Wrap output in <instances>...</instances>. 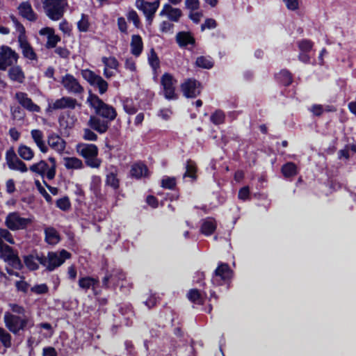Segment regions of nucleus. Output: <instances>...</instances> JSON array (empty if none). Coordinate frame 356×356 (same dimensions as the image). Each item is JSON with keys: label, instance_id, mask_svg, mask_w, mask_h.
<instances>
[{"label": "nucleus", "instance_id": "nucleus-18", "mask_svg": "<svg viewBox=\"0 0 356 356\" xmlns=\"http://www.w3.org/2000/svg\"><path fill=\"white\" fill-rule=\"evenodd\" d=\"M197 43L193 34L189 31H179V47L195 54Z\"/></svg>", "mask_w": 356, "mask_h": 356}, {"label": "nucleus", "instance_id": "nucleus-8", "mask_svg": "<svg viewBox=\"0 0 356 356\" xmlns=\"http://www.w3.org/2000/svg\"><path fill=\"white\" fill-rule=\"evenodd\" d=\"M3 318L6 327L14 334L23 330L29 322V318L24 315L23 317H20L9 312L5 313Z\"/></svg>", "mask_w": 356, "mask_h": 356}, {"label": "nucleus", "instance_id": "nucleus-40", "mask_svg": "<svg viewBox=\"0 0 356 356\" xmlns=\"http://www.w3.org/2000/svg\"><path fill=\"white\" fill-rule=\"evenodd\" d=\"M195 65L198 67L211 69L213 66V61L210 56H201L197 58Z\"/></svg>", "mask_w": 356, "mask_h": 356}, {"label": "nucleus", "instance_id": "nucleus-53", "mask_svg": "<svg viewBox=\"0 0 356 356\" xmlns=\"http://www.w3.org/2000/svg\"><path fill=\"white\" fill-rule=\"evenodd\" d=\"M35 184L37 189L38 190L40 193L44 197V198L46 200V201L47 202H51V200H52L51 195L47 192L45 188L42 186L40 181H38V180L35 181Z\"/></svg>", "mask_w": 356, "mask_h": 356}, {"label": "nucleus", "instance_id": "nucleus-48", "mask_svg": "<svg viewBox=\"0 0 356 356\" xmlns=\"http://www.w3.org/2000/svg\"><path fill=\"white\" fill-rule=\"evenodd\" d=\"M123 108L124 111L129 115H133L137 111V108L134 106L132 100L129 99L124 100Z\"/></svg>", "mask_w": 356, "mask_h": 356}, {"label": "nucleus", "instance_id": "nucleus-56", "mask_svg": "<svg viewBox=\"0 0 356 356\" xmlns=\"http://www.w3.org/2000/svg\"><path fill=\"white\" fill-rule=\"evenodd\" d=\"M11 113L13 119L21 120L24 117V111L19 106L11 107Z\"/></svg>", "mask_w": 356, "mask_h": 356}, {"label": "nucleus", "instance_id": "nucleus-19", "mask_svg": "<svg viewBox=\"0 0 356 356\" xmlns=\"http://www.w3.org/2000/svg\"><path fill=\"white\" fill-rule=\"evenodd\" d=\"M15 99L25 109L33 113L40 112V107L33 103L28 94L24 92H17L15 94Z\"/></svg>", "mask_w": 356, "mask_h": 356}, {"label": "nucleus", "instance_id": "nucleus-32", "mask_svg": "<svg viewBox=\"0 0 356 356\" xmlns=\"http://www.w3.org/2000/svg\"><path fill=\"white\" fill-rule=\"evenodd\" d=\"M79 286L81 289L85 291L92 289H95V287L98 285L99 281L95 278L90 277H83L79 280Z\"/></svg>", "mask_w": 356, "mask_h": 356}, {"label": "nucleus", "instance_id": "nucleus-3", "mask_svg": "<svg viewBox=\"0 0 356 356\" xmlns=\"http://www.w3.org/2000/svg\"><path fill=\"white\" fill-rule=\"evenodd\" d=\"M78 154L85 159L86 164L92 168H99L102 161L98 158V148L94 144L79 143L76 145Z\"/></svg>", "mask_w": 356, "mask_h": 356}, {"label": "nucleus", "instance_id": "nucleus-17", "mask_svg": "<svg viewBox=\"0 0 356 356\" xmlns=\"http://www.w3.org/2000/svg\"><path fill=\"white\" fill-rule=\"evenodd\" d=\"M0 257L12 264L13 266L18 268L21 266V261L13 248L6 243H0Z\"/></svg>", "mask_w": 356, "mask_h": 356}, {"label": "nucleus", "instance_id": "nucleus-16", "mask_svg": "<svg viewBox=\"0 0 356 356\" xmlns=\"http://www.w3.org/2000/svg\"><path fill=\"white\" fill-rule=\"evenodd\" d=\"M232 275V270L227 264L220 263L214 271V275L212 282L214 284L221 285L222 283L228 281Z\"/></svg>", "mask_w": 356, "mask_h": 356}, {"label": "nucleus", "instance_id": "nucleus-46", "mask_svg": "<svg viewBox=\"0 0 356 356\" xmlns=\"http://www.w3.org/2000/svg\"><path fill=\"white\" fill-rule=\"evenodd\" d=\"M0 341L6 348L11 346V336L2 327H0Z\"/></svg>", "mask_w": 356, "mask_h": 356}, {"label": "nucleus", "instance_id": "nucleus-10", "mask_svg": "<svg viewBox=\"0 0 356 356\" xmlns=\"http://www.w3.org/2000/svg\"><path fill=\"white\" fill-rule=\"evenodd\" d=\"M183 95L186 98H195L201 93L202 84L193 78L186 79L181 85Z\"/></svg>", "mask_w": 356, "mask_h": 356}, {"label": "nucleus", "instance_id": "nucleus-63", "mask_svg": "<svg viewBox=\"0 0 356 356\" xmlns=\"http://www.w3.org/2000/svg\"><path fill=\"white\" fill-rule=\"evenodd\" d=\"M188 17L195 24H198L203 17V14L202 12L199 11H191Z\"/></svg>", "mask_w": 356, "mask_h": 356}, {"label": "nucleus", "instance_id": "nucleus-58", "mask_svg": "<svg viewBox=\"0 0 356 356\" xmlns=\"http://www.w3.org/2000/svg\"><path fill=\"white\" fill-rule=\"evenodd\" d=\"M60 40V37L55 35V33H54L47 38V42L46 46L49 49L54 48L56 47V45Z\"/></svg>", "mask_w": 356, "mask_h": 356}, {"label": "nucleus", "instance_id": "nucleus-59", "mask_svg": "<svg viewBox=\"0 0 356 356\" xmlns=\"http://www.w3.org/2000/svg\"><path fill=\"white\" fill-rule=\"evenodd\" d=\"M186 8L191 11H195L199 8V0H186Z\"/></svg>", "mask_w": 356, "mask_h": 356}, {"label": "nucleus", "instance_id": "nucleus-26", "mask_svg": "<svg viewBox=\"0 0 356 356\" xmlns=\"http://www.w3.org/2000/svg\"><path fill=\"white\" fill-rule=\"evenodd\" d=\"M20 15L30 22H35L38 15L33 11L31 5L29 2H22L18 7Z\"/></svg>", "mask_w": 356, "mask_h": 356}, {"label": "nucleus", "instance_id": "nucleus-20", "mask_svg": "<svg viewBox=\"0 0 356 356\" xmlns=\"http://www.w3.org/2000/svg\"><path fill=\"white\" fill-rule=\"evenodd\" d=\"M78 105L76 99L71 97H63L49 104L48 110L74 109Z\"/></svg>", "mask_w": 356, "mask_h": 356}, {"label": "nucleus", "instance_id": "nucleus-62", "mask_svg": "<svg viewBox=\"0 0 356 356\" xmlns=\"http://www.w3.org/2000/svg\"><path fill=\"white\" fill-rule=\"evenodd\" d=\"M118 27L120 32L127 33V24L124 17L118 18Z\"/></svg>", "mask_w": 356, "mask_h": 356}, {"label": "nucleus", "instance_id": "nucleus-13", "mask_svg": "<svg viewBox=\"0 0 356 356\" xmlns=\"http://www.w3.org/2000/svg\"><path fill=\"white\" fill-rule=\"evenodd\" d=\"M30 170L42 177H46L48 179H53L56 173L54 172V166L49 165L44 160L35 163L30 166Z\"/></svg>", "mask_w": 356, "mask_h": 356}, {"label": "nucleus", "instance_id": "nucleus-38", "mask_svg": "<svg viewBox=\"0 0 356 356\" xmlns=\"http://www.w3.org/2000/svg\"><path fill=\"white\" fill-rule=\"evenodd\" d=\"M188 299L197 305H202L204 303V297L200 291L196 289L189 290L186 294Z\"/></svg>", "mask_w": 356, "mask_h": 356}, {"label": "nucleus", "instance_id": "nucleus-33", "mask_svg": "<svg viewBox=\"0 0 356 356\" xmlns=\"http://www.w3.org/2000/svg\"><path fill=\"white\" fill-rule=\"evenodd\" d=\"M90 191L92 192L95 197L102 198L101 193V178L99 176L94 175L91 178L90 184Z\"/></svg>", "mask_w": 356, "mask_h": 356}, {"label": "nucleus", "instance_id": "nucleus-36", "mask_svg": "<svg viewBox=\"0 0 356 356\" xmlns=\"http://www.w3.org/2000/svg\"><path fill=\"white\" fill-rule=\"evenodd\" d=\"M216 229V223L213 219L207 218L204 220L201 226V232L202 234L207 236H209Z\"/></svg>", "mask_w": 356, "mask_h": 356}, {"label": "nucleus", "instance_id": "nucleus-49", "mask_svg": "<svg viewBox=\"0 0 356 356\" xmlns=\"http://www.w3.org/2000/svg\"><path fill=\"white\" fill-rule=\"evenodd\" d=\"M127 17L129 22H133L134 25L136 28H138L140 26V19H139V17H138L137 13L135 10H129L127 14Z\"/></svg>", "mask_w": 356, "mask_h": 356}, {"label": "nucleus", "instance_id": "nucleus-37", "mask_svg": "<svg viewBox=\"0 0 356 356\" xmlns=\"http://www.w3.org/2000/svg\"><path fill=\"white\" fill-rule=\"evenodd\" d=\"M19 156L26 161H31L34 156L33 150L29 146L20 145L17 149Z\"/></svg>", "mask_w": 356, "mask_h": 356}, {"label": "nucleus", "instance_id": "nucleus-23", "mask_svg": "<svg viewBox=\"0 0 356 356\" xmlns=\"http://www.w3.org/2000/svg\"><path fill=\"white\" fill-rule=\"evenodd\" d=\"M47 143L51 149L58 154H62L66 147V143L64 139L54 133L48 136Z\"/></svg>", "mask_w": 356, "mask_h": 356}, {"label": "nucleus", "instance_id": "nucleus-61", "mask_svg": "<svg viewBox=\"0 0 356 356\" xmlns=\"http://www.w3.org/2000/svg\"><path fill=\"white\" fill-rule=\"evenodd\" d=\"M287 9L290 10H296L299 7L298 0H283Z\"/></svg>", "mask_w": 356, "mask_h": 356}, {"label": "nucleus", "instance_id": "nucleus-52", "mask_svg": "<svg viewBox=\"0 0 356 356\" xmlns=\"http://www.w3.org/2000/svg\"><path fill=\"white\" fill-rule=\"evenodd\" d=\"M106 184L116 189L119 186V180L117 178L116 175L111 172L109 173L106 177Z\"/></svg>", "mask_w": 356, "mask_h": 356}, {"label": "nucleus", "instance_id": "nucleus-28", "mask_svg": "<svg viewBox=\"0 0 356 356\" xmlns=\"http://www.w3.org/2000/svg\"><path fill=\"white\" fill-rule=\"evenodd\" d=\"M63 165L67 170H81L84 168L83 161L74 156L72 157H64Z\"/></svg>", "mask_w": 356, "mask_h": 356}, {"label": "nucleus", "instance_id": "nucleus-42", "mask_svg": "<svg viewBox=\"0 0 356 356\" xmlns=\"http://www.w3.org/2000/svg\"><path fill=\"white\" fill-rule=\"evenodd\" d=\"M225 115L222 110H216L210 116L211 122L215 125H220L225 122Z\"/></svg>", "mask_w": 356, "mask_h": 356}, {"label": "nucleus", "instance_id": "nucleus-43", "mask_svg": "<svg viewBox=\"0 0 356 356\" xmlns=\"http://www.w3.org/2000/svg\"><path fill=\"white\" fill-rule=\"evenodd\" d=\"M102 62L104 65V68L117 70L119 67V62L113 56L102 58Z\"/></svg>", "mask_w": 356, "mask_h": 356}, {"label": "nucleus", "instance_id": "nucleus-39", "mask_svg": "<svg viewBox=\"0 0 356 356\" xmlns=\"http://www.w3.org/2000/svg\"><path fill=\"white\" fill-rule=\"evenodd\" d=\"M161 15H166L170 20H178V9L173 8L170 4H165L160 13Z\"/></svg>", "mask_w": 356, "mask_h": 356}, {"label": "nucleus", "instance_id": "nucleus-15", "mask_svg": "<svg viewBox=\"0 0 356 356\" xmlns=\"http://www.w3.org/2000/svg\"><path fill=\"white\" fill-rule=\"evenodd\" d=\"M125 274L120 269H114L104 276L102 280V284L105 287L120 285V287L122 288L124 285L123 284H120V282H123Z\"/></svg>", "mask_w": 356, "mask_h": 356}, {"label": "nucleus", "instance_id": "nucleus-27", "mask_svg": "<svg viewBox=\"0 0 356 356\" xmlns=\"http://www.w3.org/2000/svg\"><path fill=\"white\" fill-rule=\"evenodd\" d=\"M88 124L92 129L99 134L105 133L108 128V122L105 120H101L97 116H90Z\"/></svg>", "mask_w": 356, "mask_h": 356}, {"label": "nucleus", "instance_id": "nucleus-12", "mask_svg": "<svg viewBox=\"0 0 356 356\" xmlns=\"http://www.w3.org/2000/svg\"><path fill=\"white\" fill-rule=\"evenodd\" d=\"M17 54L10 47L2 46L0 48V70H6L17 62Z\"/></svg>", "mask_w": 356, "mask_h": 356}, {"label": "nucleus", "instance_id": "nucleus-45", "mask_svg": "<svg viewBox=\"0 0 356 356\" xmlns=\"http://www.w3.org/2000/svg\"><path fill=\"white\" fill-rule=\"evenodd\" d=\"M298 47L302 52H309L313 47V42L307 39H303L298 42Z\"/></svg>", "mask_w": 356, "mask_h": 356}, {"label": "nucleus", "instance_id": "nucleus-35", "mask_svg": "<svg viewBox=\"0 0 356 356\" xmlns=\"http://www.w3.org/2000/svg\"><path fill=\"white\" fill-rule=\"evenodd\" d=\"M277 81L283 86H289L293 81L292 74L287 70H282L275 75Z\"/></svg>", "mask_w": 356, "mask_h": 356}, {"label": "nucleus", "instance_id": "nucleus-29", "mask_svg": "<svg viewBox=\"0 0 356 356\" xmlns=\"http://www.w3.org/2000/svg\"><path fill=\"white\" fill-rule=\"evenodd\" d=\"M130 46L131 54L135 56H139L143 49L142 38L139 35H133Z\"/></svg>", "mask_w": 356, "mask_h": 356}, {"label": "nucleus", "instance_id": "nucleus-55", "mask_svg": "<svg viewBox=\"0 0 356 356\" xmlns=\"http://www.w3.org/2000/svg\"><path fill=\"white\" fill-rule=\"evenodd\" d=\"M161 184L163 188L172 189L176 186L177 181L175 177H165L162 179Z\"/></svg>", "mask_w": 356, "mask_h": 356}, {"label": "nucleus", "instance_id": "nucleus-9", "mask_svg": "<svg viewBox=\"0 0 356 356\" xmlns=\"http://www.w3.org/2000/svg\"><path fill=\"white\" fill-rule=\"evenodd\" d=\"M61 84L68 93L76 96L82 95L84 92L83 87L80 84L79 80L72 74H67L61 79Z\"/></svg>", "mask_w": 356, "mask_h": 356}, {"label": "nucleus", "instance_id": "nucleus-2", "mask_svg": "<svg viewBox=\"0 0 356 356\" xmlns=\"http://www.w3.org/2000/svg\"><path fill=\"white\" fill-rule=\"evenodd\" d=\"M87 102L95 110L97 115L108 122L113 121L117 116L115 109L112 106L104 103L97 95L90 92Z\"/></svg>", "mask_w": 356, "mask_h": 356}, {"label": "nucleus", "instance_id": "nucleus-51", "mask_svg": "<svg viewBox=\"0 0 356 356\" xmlns=\"http://www.w3.org/2000/svg\"><path fill=\"white\" fill-rule=\"evenodd\" d=\"M56 206L63 211H67L70 208V202L67 197H63L56 201Z\"/></svg>", "mask_w": 356, "mask_h": 356}, {"label": "nucleus", "instance_id": "nucleus-47", "mask_svg": "<svg viewBox=\"0 0 356 356\" xmlns=\"http://www.w3.org/2000/svg\"><path fill=\"white\" fill-rule=\"evenodd\" d=\"M148 61L154 71H156L160 66L159 58L153 49L150 51L148 57Z\"/></svg>", "mask_w": 356, "mask_h": 356}, {"label": "nucleus", "instance_id": "nucleus-50", "mask_svg": "<svg viewBox=\"0 0 356 356\" xmlns=\"http://www.w3.org/2000/svg\"><path fill=\"white\" fill-rule=\"evenodd\" d=\"M77 26L80 31L86 32L88 30L89 22L87 15H82L81 19L77 22Z\"/></svg>", "mask_w": 356, "mask_h": 356}, {"label": "nucleus", "instance_id": "nucleus-21", "mask_svg": "<svg viewBox=\"0 0 356 356\" xmlns=\"http://www.w3.org/2000/svg\"><path fill=\"white\" fill-rule=\"evenodd\" d=\"M185 172L182 176L184 184H193L197 179V168L196 163L191 160H188L184 164Z\"/></svg>", "mask_w": 356, "mask_h": 356}, {"label": "nucleus", "instance_id": "nucleus-44", "mask_svg": "<svg viewBox=\"0 0 356 356\" xmlns=\"http://www.w3.org/2000/svg\"><path fill=\"white\" fill-rule=\"evenodd\" d=\"M4 241L10 244H14L15 241L10 231L5 228H0V243H4Z\"/></svg>", "mask_w": 356, "mask_h": 356}, {"label": "nucleus", "instance_id": "nucleus-1", "mask_svg": "<svg viewBox=\"0 0 356 356\" xmlns=\"http://www.w3.org/2000/svg\"><path fill=\"white\" fill-rule=\"evenodd\" d=\"M10 19H11L15 29V34L17 35L19 46L22 50L23 56L31 60H36V54L27 40L24 26L15 16L10 15Z\"/></svg>", "mask_w": 356, "mask_h": 356}, {"label": "nucleus", "instance_id": "nucleus-41", "mask_svg": "<svg viewBox=\"0 0 356 356\" xmlns=\"http://www.w3.org/2000/svg\"><path fill=\"white\" fill-rule=\"evenodd\" d=\"M9 77L19 83H22L24 76L22 70L19 67H11L8 72Z\"/></svg>", "mask_w": 356, "mask_h": 356}, {"label": "nucleus", "instance_id": "nucleus-60", "mask_svg": "<svg viewBox=\"0 0 356 356\" xmlns=\"http://www.w3.org/2000/svg\"><path fill=\"white\" fill-rule=\"evenodd\" d=\"M83 138L86 140L95 141L97 136L90 129H85L83 131Z\"/></svg>", "mask_w": 356, "mask_h": 356}, {"label": "nucleus", "instance_id": "nucleus-25", "mask_svg": "<svg viewBox=\"0 0 356 356\" xmlns=\"http://www.w3.org/2000/svg\"><path fill=\"white\" fill-rule=\"evenodd\" d=\"M31 136L42 153H47L49 150L48 146L45 143L44 136L42 131L40 129H33L31 131Z\"/></svg>", "mask_w": 356, "mask_h": 356}, {"label": "nucleus", "instance_id": "nucleus-4", "mask_svg": "<svg viewBox=\"0 0 356 356\" xmlns=\"http://www.w3.org/2000/svg\"><path fill=\"white\" fill-rule=\"evenodd\" d=\"M46 15L53 21L60 19L67 6V0H41Z\"/></svg>", "mask_w": 356, "mask_h": 356}, {"label": "nucleus", "instance_id": "nucleus-30", "mask_svg": "<svg viewBox=\"0 0 356 356\" xmlns=\"http://www.w3.org/2000/svg\"><path fill=\"white\" fill-rule=\"evenodd\" d=\"M281 172L286 179L295 177L298 174V167L293 162H287L281 168Z\"/></svg>", "mask_w": 356, "mask_h": 356}, {"label": "nucleus", "instance_id": "nucleus-31", "mask_svg": "<svg viewBox=\"0 0 356 356\" xmlns=\"http://www.w3.org/2000/svg\"><path fill=\"white\" fill-rule=\"evenodd\" d=\"M131 175L137 179L148 175V170L146 165L143 163H135L131 169Z\"/></svg>", "mask_w": 356, "mask_h": 356}, {"label": "nucleus", "instance_id": "nucleus-34", "mask_svg": "<svg viewBox=\"0 0 356 356\" xmlns=\"http://www.w3.org/2000/svg\"><path fill=\"white\" fill-rule=\"evenodd\" d=\"M45 241L50 245H56L60 241L57 231L53 227H47L44 229Z\"/></svg>", "mask_w": 356, "mask_h": 356}, {"label": "nucleus", "instance_id": "nucleus-22", "mask_svg": "<svg viewBox=\"0 0 356 356\" xmlns=\"http://www.w3.org/2000/svg\"><path fill=\"white\" fill-rule=\"evenodd\" d=\"M176 80L168 73L164 74L161 77V85L166 99H174L176 96L175 84Z\"/></svg>", "mask_w": 356, "mask_h": 356}, {"label": "nucleus", "instance_id": "nucleus-64", "mask_svg": "<svg viewBox=\"0 0 356 356\" xmlns=\"http://www.w3.org/2000/svg\"><path fill=\"white\" fill-rule=\"evenodd\" d=\"M42 356H57V353L54 348L46 347L42 350Z\"/></svg>", "mask_w": 356, "mask_h": 356}, {"label": "nucleus", "instance_id": "nucleus-7", "mask_svg": "<svg viewBox=\"0 0 356 356\" xmlns=\"http://www.w3.org/2000/svg\"><path fill=\"white\" fill-rule=\"evenodd\" d=\"M81 74L91 86L97 88L100 95L104 94L108 88V83L99 74L89 69L81 71Z\"/></svg>", "mask_w": 356, "mask_h": 356}, {"label": "nucleus", "instance_id": "nucleus-54", "mask_svg": "<svg viewBox=\"0 0 356 356\" xmlns=\"http://www.w3.org/2000/svg\"><path fill=\"white\" fill-rule=\"evenodd\" d=\"M48 289V286L46 284H37L31 288V292L38 295L47 293Z\"/></svg>", "mask_w": 356, "mask_h": 356}, {"label": "nucleus", "instance_id": "nucleus-11", "mask_svg": "<svg viewBox=\"0 0 356 356\" xmlns=\"http://www.w3.org/2000/svg\"><path fill=\"white\" fill-rule=\"evenodd\" d=\"M6 160L10 170L19 171L21 172H26L28 171L26 165L17 156L13 148H10L6 151Z\"/></svg>", "mask_w": 356, "mask_h": 356}, {"label": "nucleus", "instance_id": "nucleus-14", "mask_svg": "<svg viewBox=\"0 0 356 356\" xmlns=\"http://www.w3.org/2000/svg\"><path fill=\"white\" fill-rule=\"evenodd\" d=\"M136 5L139 10H143L149 24H151L154 14L159 7V1L157 0L150 3L144 1L143 0H137Z\"/></svg>", "mask_w": 356, "mask_h": 356}, {"label": "nucleus", "instance_id": "nucleus-57", "mask_svg": "<svg viewBox=\"0 0 356 356\" xmlns=\"http://www.w3.org/2000/svg\"><path fill=\"white\" fill-rule=\"evenodd\" d=\"M217 26V23L215 19L208 18L205 20L204 23L201 25V31H204L205 29H213Z\"/></svg>", "mask_w": 356, "mask_h": 356}, {"label": "nucleus", "instance_id": "nucleus-6", "mask_svg": "<svg viewBox=\"0 0 356 356\" xmlns=\"http://www.w3.org/2000/svg\"><path fill=\"white\" fill-rule=\"evenodd\" d=\"M31 222V218L22 217L18 212L9 213L5 219L6 226L11 231L25 229Z\"/></svg>", "mask_w": 356, "mask_h": 356}, {"label": "nucleus", "instance_id": "nucleus-24", "mask_svg": "<svg viewBox=\"0 0 356 356\" xmlns=\"http://www.w3.org/2000/svg\"><path fill=\"white\" fill-rule=\"evenodd\" d=\"M43 258V254H39L36 252H33L31 254L24 257V262L30 270H35L38 269L39 264L42 265Z\"/></svg>", "mask_w": 356, "mask_h": 356}, {"label": "nucleus", "instance_id": "nucleus-5", "mask_svg": "<svg viewBox=\"0 0 356 356\" xmlns=\"http://www.w3.org/2000/svg\"><path fill=\"white\" fill-rule=\"evenodd\" d=\"M70 257V253L65 250L60 252H49L47 256L44 255L42 266L49 271H53L61 266L67 259Z\"/></svg>", "mask_w": 356, "mask_h": 356}]
</instances>
